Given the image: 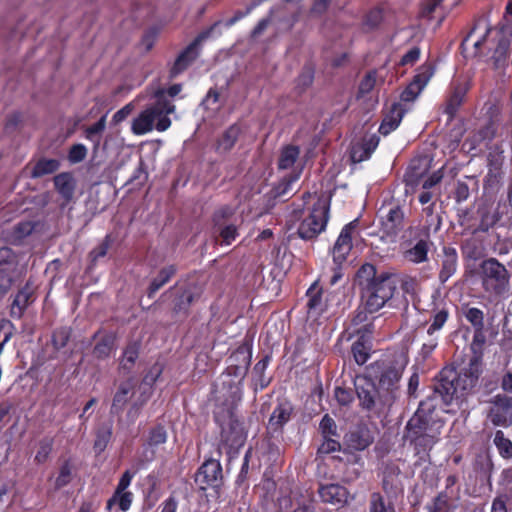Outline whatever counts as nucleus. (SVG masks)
Segmentation results:
<instances>
[{
  "label": "nucleus",
  "instance_id": "21",
  "mask_svg": "<svg viewBox=\"0 0 512 512\" xmlns=\"http://www.w3.org/2000/svg\"><path fill=\"white\" fill-rule=\"evenodd\" d=\"M460 394L455 380H449L441 377L440 381L434 387L433 399L440 398L446 405L450 404L454 397H458Z\"/></svg>",
  "mask_w": 512,
  "mask_h": 512
},
{
  "label": "nucleus",
  "instance_id": "30",
  "mask_svg": "<svg viewBox=\"0 0 512 512\" xmlns=\"http://www.w3.org/2000/svg\"><path fill=\"white\" fill-rule=\"evenodd\" d=\"M428 243L424 240H419L412 248L408 249L404 257L412 263H422L427 260Z\"/></svg>",
  "mask_w": 512,
  "mask_h": 512
},
{
  "label": "nucleus",
  "instance_id": "27",
  "mask_svg": "<svg viewBox=\"0 0 512 512\" xmlns=\"http://www.w3.org/2000/svg\"><path fill=\"white\" fill-rule=\"evenodd\" d=\"M292 407L289 404L278 405L269 418L270 429L276 431L283 427L290 419Z\"/></svg>",
  "mask_w": 512,
  "mask_h": 512
},
{
  "label": "nucleus",
  "instance_id": "39",
  "mask_svg": "<svg viewBox=\"0 0 512 512\" xmlns=\"http://www.w3.org/2000/svg\"><path fill=\"white\" fill-rule=\"evenodd\" d=\"M433 74V66L431 64H424L418 69V72L414 76L413 81L424 89V87L427 85Z\"/></svg>",
  "mask_w": 512,
  "mask_h": 512
},
{
  "label": "nucleus",
  "instance_id": "25",
  "mask_svg": "<svg viewBox=\"0 0 512 512\" xmlns=\"http://www.w3.org/2000/svg\"><path fill=\"white\" fill-rule=\"evenodd\" d=\"M135 383L133 379H129L120 384L118 390L116 391L111 410L113 413H118L123 410L125 404L128 399L131 398L132 391L134 389Z\"/></svg>",
  "mask_w": 512,
  "mask_h": 512
},
{
  "label": "nucleus",
  "instance_id": "8",
  "mask_svg": "<svg viewBox=\"0 0 512 512\" xmlns=\"http://www.w3.org/2000/svg\"><path fill=\"white\" fill-rule=\"evenodd\" d=\"M491 29L485 19L476 22L461 44L465 57L486 56L490 50L488 36Z\"/></svg>",
  "mask_w": 512,
  "mask_h": 512
},
{
  "label": "nucleus",
  "instance_id": "37",
  "mask_svg": "<svg viewBox=\"0 0 512 512\" xmlns=\"http://www.w3.org/2000/svg\"><path fill=\"white\" fill-rule=\"evenodd\" d=\"M464 316L466 320L476 328V330H482L484 324V314L482 310L475 307H467L464 309Z\"/></svg>",
  "mask_w": 512,
  "mask_h": 512
},
{
  "label": "nucleus",
  "instance_id": "19",
  "mask_svg": "<svg viewBox=\"0 0 512 512\" xmlns=\"http://www.w3.org/2000/svg\"><path fill=\"white\" fill-rule=\"evenodd\" d=\"M319 496L326 503L343 506L348 503L349 492L339 484H328L319 488Z\"/></svg>",
  "mask_w": 512,
  "mask_h": 512
},
{
  "label": "nucleus",
  "instance_id": "3",
  "mask_svg": "<svg viewBox=\"0 0 512 512\" xmlns=\"http://www.w3.org/2000/svg\"><path fill=\"white\" fill-rule=\"evenodd\" d=\"M174 112L175 105L165 99V91L158 90L155 93V101L134 118L131 130L135 135H144L153 129L159 132L166 131L171 126L169 115Z\"/></svg>",
  "mask_w": 512,
  "mask_h": 512
},
{
  "label": "nucleus",
  "instance_id": "7",
  "mask_svg": "<svg viewBox=\"0 0 512 512\" xmlns=\"http://www.w3.org/2000/svg\"><path fill=\"white\" fill-rule=\"evenodd\" d=\"M329 209L330 199L325 196L318 198L312 210L303 218L298 227L299 237L310 240L323 232L329 219Z\"/></svg>",
  "mask_w": 512,
  "mask_h": 512
},
{
  "label": "nucleus",
  "instance_id": "14",
  "mask_svg": "<svg viewBox=\"0 0 512 512\" xmlns=\"http://www.w3.org/2000/svg\"><path fill=\"white\" fill-rule=\"evenodd\" d=\"M403 220L404 213L400 207L390 208L388 213L380 218L381 238L394 241L404 227Z\"/></svg>",
  "mask_w": 512,
  "mask_h": 512
},
{
  "label": "nucleus",
  "instance_id": "24",
  "mask_svg": "<svg viewBox=\"0 0 512 512\" xmlns=\"http://www.w3.org/2000/svg\"><path fill=\"white\" fill-rule=\"evenodd\" d=\"M33 301V290L30 286L23 287L15 296L11 305V316L20 318L24 310Z\"/></svg>",
  "mask_w": 512,
  "mask_h": 512
},
{
  "label": "nucleus",
  "instance_id": "2",
  "mask_svg": "<svg viewBox=\"0 0 512 512\" xmlns=\"http://www.w3.org/2000/svg\"><path fill=\"white\" fill-rule=\"evenodd\" d=\"M251 357L252 352L248 344L240 345L229 356L227 369L215 384L213 391L215 402L235 404L241 401V384L250 366Z\"/></svg>",
  "mask_w": 512,
  "mask_h": 512
},
{
  "label": "nucleus",
  "instance_id": "38",
  "mask_svg": "<svg viewBox=\"0 0 512 512\" xmlns=\"http://www.w3.org/2000/svg\"><path fill=\"white\" fill-rule=\"evenodd\" d=\"M53 447V440L51 438H44L39 442L38 450L35 455V461L42 464L47 461Z\"/></svg>",
  "mask_w": 512,
  "mask_h": 512
},
{
  "label": "nucleus",
  "instance_id": "47",
  "mask_svg": "<svg viewBox=\"0 0 512 512\" xmlns=\"http://www.w3.org/2000/svg\"><path fill=\"white\" fill-rule=\"evenodd\" d=\"M70 337V332L68 328H59L57 329L52 336V342L56 349H61L66 346Z\"/></svg>",
  "mask_w": 512,
  "mask_h": 512
},
{
  "label": "nucleus",
  "instance_id": "35",
  "mask_svg": "<svg viewBox=\"0 0 512 512\" xmlns=\"http://www.w3.org/2000/svg\"><path fill=\"white\" fill-rule=\"evenodd\" d=\"M493 442L499 452V454L506 459L512 458V442L506 438L503 431L498 430L495 433Z\"/></svg>",
  "mask_w": 512,
  "mask_h": 512
},
{
  "label": "nucleus",
  "instance_id": "17",
  "mask_svg": "<svg viewBox=\"0 0 512 512\" xmlns=\"http://www.w3.org/2000/svg\"><path fill=\"white\" fill-rule=\"evenodd\" d=\"M355 228V221L348 223L343 227L332 249L333 260L337 265H341L352 248V231Z\"/></svg>",
  "mask_w": 512,
  "mask_h": 512
},
{
  "label": "nucleus",
  "instance_id": "33",
  "mask_svg": "<svg viewBox=\"0 0 512 512\" xmlns=\"http://www.w3.org/2000/svg\"><path fill=\"white\" fill-rule=\"evenodd\" d=\"M139 355V346L137 343H131L129 344L124 352L123 356L120 360V368L127 373L132 370V368L135 365V362Z\"/></svg>",
  "mask_w": 512,
  "mask_h": 512
},
{
  "label": "nucleus",
  "instance_id": "18",
  "mask_svg": "<svg viewBox=\"0 0 512 512\" xmlns=\"http://www.w3.org/2000/svg\"><path fill=\"white\" fill-rule=\"evenodd\" d=\"M162 374V367L160 364H154L149 371L145 374L142 383L139 386V397L134 401L133 408L139 409L142 407L152 395V386Z\"/></svg>",
  "mask_w": 512,
  "mask_h": 512
},
{
  "label": "nucleus",
  "instance_id": "42",
  "mask_svg": "<svg viewBox=\"0 0 512 512\" xmlns=\"http://www.w3.org/2000/svg\"><path fill=\"white\" fill-rule=\"evenodd\" d=\"M352 354L358 365H363L369 358V350L363 342L357 341L352 345Z\"/></svg>",
  "mask_w": 512,
  "mask_h": 512
},
{
  "label": "nucleus",
  "instance_id": "13",
  "mask_svg": "<svg viewBox=\"0 0 512 512\" xmlns=\"http://www.w3.org/2000/svg\"><path fill=\"white\" fill-rule=\"evenodd\" d=\"M222 480V467L218 460L209 459L198 469L195 475V482L200 489L218 487Z\"/></svg>",
  "mask_w": 512,
  "mask_h": 512
},
{
  "label": "nucleus",
  "instance_id": "48",
  "mask_svg": "<svg viewBox=\"0 0 512 512\" xmlns=\"http://www.w3.org/2000/svg\"><path fill=\"white\" fill-rule=\"evenodd\" d=\"M87 155V148L83 144L73 145L68 154V159L71 163L76 164L85 159Z\"/></svg>",
  "mask_w": 512,
  "mask_h": 512
},
{
  "label": "nucleus",
  "instance_id": "41",
  "mask_svg": "<svg viewBox=\"0 0 512 512\" xmlns=\"http://www.w3.org/2000/svg\"><path fill=\"white\" fill-rule=\"evenodd\" d=\"M448 311L446 309L439 310L434 316L431 325L429 326L427 333L429 336H433L436 331H439L448 319Z\"/></svg>",
  "mask_w": 512,
  "mask_h": 512
},
{
  "label": "nucleus",
  "instance_id": "12",
  "mask_svg": "<svg viewBox=\"0 0 512 512\" xmlns=\"http://www.w3.org/2000/svg\"><path fill=\"white\" fill-rule=\"evenodd\" d=\"M489 419L495 426L509 427L512 425V398L496 395L491 400Z\"/></svg>",
  "mask_w": 512,
  "mask_h": 512
},
{
  "label": "nucleus",
  "instance_id": "16",
  "mask_svg": "<svg viewBox=\"0 0 512 512\" xmlns=\"http://www.w3.org/2000/svg\"><path fill=\"white\" fill-rule=\"evenodd\" d=\"M427 403L421 402L418 410L414 416L408 421L406 428L410 434V437L415 441L416 445H425L431 447L435 443L434 437L423 435L422 432L425 429V422L422 417L426 411Z\"/></svg>",
  "mask_w": 512,
  "mask_h": 512
},
{
  "label": "nucleus",
  "instance_id": "46",
  "mask_svg": "<svg viewBox=\"0 0 512 512\" xmlns=\"http://www.w3.org/2000/svg\"><path fill=\"white\" fill-rule=\"evenodd\" d=\"M423 88L419 86L416 82L412 81L405 90L401 93V101L403 102H412L414 101L418 95L421 93Z\"/></svg>",
  "mask_w": 512,
  "mask_h": 512
},
{
  "label": "nucleus",
  "instance_id": "58",
  "mask_svg": "<svg viewBox=\"0 0 512 512\" xmlns=\"http://www.w3.org/2000/svg\"><path fill=\"white\" fill-rule=\"evenodd\" d=\"M363 148L368 151V153L372 154L379 144V137L377 135H370L367 138H364L360 143Z\"/></svg>",
  "mask_w": 512,
  "mask_h": 512
},
{
  "label": "nucleus",
  "instance_id": "61",
  "mask_svg": "<svg viewBox=\"0 0 512 512\" xmlns=\"http://www.w3.org/2000/svg\"><path fill=\"white\" fill-rule=\"evenodd\" d=\"M437 345V338L430 336V339L427 342L423 343L422 345L421 354L423 355V357H428L434 351Z\"/></svg>",
  "mask_w": 512,
  "mask_h": 512
},
{
  "label": "nucleus",
  "instance_id": "31",
  "mask_svg": "<svg viewBox=\"0 0 512 512\" xmlns=\"http://www.w3.org/2000/svg\"><path fill=\"white\" fill-rule=\"evenodd\" d=\"M300 154V149L294 145H288L283 147L281 150L278 166L280 169H289L291 168L296 160L298 159Z\"/></svg>",
  "mask_w": 512,
  "mask_h": 512
},
{
  "label": "nucleus",
  "instance_id": "63",
  "mask_svg": "<svg viewBox=\"0 0 512 512\" xmlns=\"http://www.w3.org/2000/svg\"><path fill=\"white\" fill-rule=\"evenodd\" d=\"M110 435H111V432L109 430L99 433L97 436V439L95 440L94 447L96 449H98L99 451H103L107 445Z\"/></svg>",
  "mask_w": 512,
  "mask_h": 512
},
{
  "label": "nucleus",
  "instance_id": "62",
  "mask_svg": "<svg viewBox=\"0 0 512 512\" xmlns=\"http://www.w3.org/2000/svg\"><path fill=\"white\" fill-rule=\"evenodd\" d=\"M340 448L339 442L331 438L326 437V440L320 447V451L323 453H331L337 451Z\"/></svg>",
  "mask_w": 512,
  "mask_h": 512
},
{
  "label": "nucleus",
  "instance_id": "59",
  "mask_svg": "<svg viewBox=\"0 0 512 512\" xmlns=\"http://www.w3.org/2000/svg\"><path fill=\"white\" fill-rule=\"evenodd\" d=\"M131 111H132L131 104L125 105L123 108L118 110L113 115V118H112L113 123L118 124V123L122 122L123 120H125L128 117V115L131 113Z\"/></svg>",
  "mask_w": 512,
  "mask_h": 512
},
{
  "label": "nucleus",
  "instance_id": "44",
  "mask_svg": "<svg viewBox=\"0 0 512 512\" xmlns=\"http://www.w3.org/2000/svg\"><path fill=\"white\" fill-rule=\"evenodd\" d=\"M456 382L457 389L460 393V396L464 395L468 391L472 390L477 382L472 381V379L467 375L461 372L457 378L454 379Z\"/></svg>",
  "mask_w": 512,
  "mask_h": 512
},
{
  "label": "nucleus",
  "instance_id": "54",
  "mask_svg": "<svg viewBox=\"0 0 512 512\" xmlns=\"http://www.w3.org/2000/svg\"><path fill=\"white\" fill-rule=\"evenodd\" d=\"M71 474V466L68 463L62 465V467L60 468L59 475L56 479V485L58 487H61L69 483V481L71 480Z\"/></svg>",
  "mask_w": 512,
  "mask_h": 512
},
{
  "label": "nucleus",
  "instance_id": "34",
  "mask_svg": "<svg viewBox=\"0 0 512 512\" xmlns=\"http://www.w3.org/2000/svg\"><path fill=\"white\" fill-rule=\"evenodd\" d=\"M369 512H396L394 504L387 502L384 497L374 492L369 499Z\"/></svg>",
  "mask_w": 512,
  "mask_h": 512
},
{
  "label": "nucleus",
  "instance_id": "49",
  "mask_svg": "<svg viewBox=\"0 0 512 512\" xmlns=\"http://www.w3.org/2000/svg\"><path fill=\"white\" fill-rule=\"evenodd\" d=\"M462 372L464 374H467L472 379V381L478 382L479 376L481 375L482 372L481 363L479 359H471L468 367H466Z\"/></svg>",
  "mask_w": 512,
  "mask_h": 512
},
{
  "label": "nucleus",
  "instance_id": "22",
  "mask_svg": "<svg viewBox=\"0 0 512 512\" xmlns=\"http://www.w3.org/2000/svg\"><path fill=\"white\" fill-rule=\"evenodd\" d=\"M307 309L309 314L319 315L326 309V303L323 300L322 290L318 283L314 282L306 292Z\"/></svg>",
  "mask_w": 512,
  "mask_h": 512
},
{
  "label": "nucleus",
  "instance_id": "50",
  "mask_svg": "<svg viewBox=\"0 0 512 512\" xmlns=\"http://www.w3.org/2000/svg\"><path fill=\"white\" fill-rule=\"evenodd\" d=\"M320 429L324 435V437L329 436H335L337 433V426L335 421L329 417L328 415H325L321 422H320Z\"/></svg>",
  "mask_w": 512,
  "mask_h": 512
},
{
  "label": "nucleus",
  "instance_id": "9",
  "mask_svg": "<svg viewBox=\"0 0 512 512\" xmlns=\"http://www.w3.org/2000/svg\"><path fill=\"white\" fill-rule=\"evenodd\" d=\"M234 214V208L223 206L216 210L213 216L215 233L221 237L225 245H230L238 236L237 224L232 221Z\"/></svg>",
  "mask_w": 512,
  "mask_h": 512
},
{
  "label": "nucleus",
  "instance_id": "5",
  "mask_svg": "<svg viewBox=\"0 0 512 512\" xmlns=\"http://www.w3.org/2000/svg\"><path fill=\"white\" fill-rule=\"evenodd\" d=\"M395 289L396 282L391 274L383 272L374 275L363 290L365 311L369 313L379 311L393 297Z\"/></svg>",
  "mask_w": 512,
  "mask_h": 512
},
{
  "label": "nucleus",
  "instance_id": "6",
  "mask_svg": "<svg viewBox=\"0 0 512 512\" xmlns=\"http://www.w3.org/2000/svg\"><path fill=\"white\" fill-rule=\"evenodd\" d=\"M478 275L482 288L489 295L499 296L508 292L510 274L496 258L482 261L479 265Z\"/></svg>",
  "mask_w": 512,
  "mask_h": 512
},
{
  "label": "nucleus",
  "instance_id": "51",
  "mask_svg": "<svg viewBox=\"0 0 512 512\" xmlns=\"http://www.w3.org/2000/svg\"><path fill=\"white\" fill-rule=\"evenodd\" d=\"M106 127V116H102L96 123L86 129V138L93 140V136L100 134Z\"/></svg>",
  "mask_w": 512,
  "mask_h": 512
},
{
  "label": "nucleus",
  "instance_id": "55",
  "mask_svg": "<svg viewBox=\"0 0 512 512\" xmlns=\"http://www.w3.org/2000/svg\"><path fill=\"white\" fill-rule=\"evenodd\" d=\"M334 394L336 400L341 405H348L353 400L352 393L349 390L342 387H336Z\"/></svg>",
  "mask_w": 512,
  "mask_h": 512
},
{
  "label": "nucleus",
  "instance_id": "60",
  "mask_svg": "<svg viewBox=\"0 0 512 512\" xmlns=\"http://www.w3.org/2000/svg\"><path fill=\"white\" fill-rule=\"evenodd\" d=\"M109 248V242L107 239L103 241L100 245H98L95 249L91 252V257L93 261H96L97 259L104 257L107 254Z\"/></svg>",
  "mask_w": 512,
  "mask_h": 512
},
{
  "label": "nucleus",
  "instance_id": "45",
  "mask_svg": "<svg viewBox=\"0 0 512 512\" xmlns=\"http://www.w3.org/2000/svg\"><path fill=\"white\" fill-rule=\"evenodd\" d=\"M113 349V340L109 337L102 339L94 347V355L97 358L103 359L109 356Z\"/></svg>",
  "mask_w": 512,
  "mask_h": 512
},
{
  "label": "nucleus",
  "instance_id": "28",
  "mask_svg": "<svg viewBox=\"0 0 512 512\" xmlns=\"http://www.w3.org/2000/svg\"><path fill=\"white\" fill-rule=\"evenodd\" d=\"M239 135L240 127L237 125H231L218 139L216 150L219 153H225L229 151L235 145Z\"/></svg>",
  "mask_w": 512,
  "mask_h": 512
},
{
  "label": "nucleus",
  "instance_id": "15",
  "mask_svg": "<svg viewBox=\"0 0 512 512\" xmlns=\"http://www.w3.org/2000/svg\"><path fill=\"white\" fill-rule=\"evenodd\" d=\"M214 29L212 27L210 30L201 33L189 46L186 47L185 50H183L180 55L175 60L171 70H170V77L175 78L179 74H181L184 70L187 69V67L197 58L198 56V45L204 41L206 38H208L211 31Z\"/></svg>",
  "mask_w": 512,
  "mask_h": 512
},
{
  "label": "nucleus",
  "instance_id": "36",
  "mask_svg": "<svg viewBox=\"0 0 512 512\" xmlns=\"http://www.w3.org/2000/svg\"><path fill=\"white\" fill-rule=\"evenodd\" d=\"M269 362L270 356H265L264 358L259 360L253 368L256 384L259 385L261 389L265 388L269 383V379L264 376L265 370L267 369Z\"/></svg>",
  "mask_w": 512,
  "mask_h": 512
},
{
  "label": "nucleus",
  "instance_id": "10",
  "mask_svg": "<svg viewBox=\"0 0 512 512\" xmlns=\"http://www.w3.org/2000/svg\"><path fill=\"white\" fill-rule=\"evenodd\" d=\"M135 474V471L132 472L130 470H126L123 473L113 495L107 501V510L112 511L115 506H118L123 512L129 510L132 504L133 494L128 490V487Z\"/></svg>",
  "mask_w": 512,
  "mask_h": 512
},
{
  "label": "nucleus",
  "instance_id": "57",
  "mask_svg": "<svg viewBox=\"0 0 512 512\" xmlns=\"http://www.w3.org/2000/svg\"><path fill=\"white\" fill-rule=\"evenodd\" d=\"M443 178L442 169L435 171L432 175H430L423 183V189L428 190L438 184Z\"/></svg>",
  "mask_w": 512,
  "mask_h": 512
},
{
  "label": "nucleus",
  "instance_id": "32",
  "mask_svg": "<svg viewBox=\"0 0 512 512\" xmlns=\"http://www.w3.org/2000/svg\"><path fill=\"white\" fill-rule=\"evenodd\" d=\"M175 272L176 269L174 266H168L161 269L157 277H155L150 284L148 296L150 298L153 297V295L171 279Z\"/></svg>",
  "mask_w": 512,
  "mask_h": 512
},
{
  "label": "nucleus",
  "instance_id": "11",
  "mask_svg": "<svg viewBox=\"0 0 512 512\" xmlns=\"http://www.w3.org/2000/svg\"><path fill=\"white\" fill-rule=\"evenodd\" d=\"M504 151L499 146L490 148L487 156L488 171L484 178V187L486 189H495L500 186L504 172Z\"/></svg>",
  "mask_w": 512,
  "mask_h": 512
},
{
  "label": "nucleus",
  "instance_id": "64",
  "mask_svg": "<svg viewBox=\"0 0 512 512\" xmlns=\"http://www.w3.org/2000/svg\"><path fill=\"white\" fill-rule=\"evenodd\" d=\"M401 288L404 293L414 295L417 290V282L413 278H406L402 281Z\"/></svg>",
  "mask_w": 512,
  "mask_h": 512
},
{
  "label": "nucleus",
  "instance_id": "40",
  "mask_svg": "<svg viewBox=\"0 0 512 512\" xmlns=\"http://www.w3.org/2000/svg\"><path fill=\"white\" fill-rule=\"evenodd\" d=\"M299 175H292L288 178L283 179L274 189V195L276 197L284 198L286 197L292 190L291 186L294 182L297 181Z\"/></svg>",
  "mask_w": 512,
  "mask_h": 512
},
{
  "label": "nucleus",
  "instance_id": "20",
  "mask_svg": "<svg viewBox=\"0 0 512 512\" xmlns=\"http://www.w3.org/2000/svg\"><path fill=\"white\" fill-rule=\"evenodd\" d=\"M404 114L405 109L402 107V104L394 103L389 113L383 119L379 127V132L386 136L390 132L394 131L399 126Z\"/></svg>",
  "mask_w": 512,
  "mask_h": 512
},
{
  "label": "nucleus",
  "instance_id": "23",
  "mask_svg": "<svg viewBox=\"0 0 512 512\" xmlns=\"http://www.w3.org/2000/svg\"><path fill=\"white\" fill-rule=\"evenodd\" d=\"M458 256L454 248H444V256L442 260L441 270L439 272V280L445 283L457 270Z\"/></svg>",
  "mask_w": 512,
  "mask_h": 512
},
{
  "label": "nucleus",
  "instance_id": "43",
  "mask_svg": "<svg viewBox=\"0 0 512 512\" xmlns=\"http://www.w3.org/2000/svg\"><path fill=\"white\" fill-rule=\"evenodd\" d=\"M377 72L370 71L366 74V76L362 79L359 85V93L362 95L370 93L373 88L377 85Z\"/></svg>",
  "mask_w": 512,
  "mask_h": 512
},
{
  "label": "nucleus",
  "instance_id": "1",
  "mask_svg": "<svg viewBox=\"0 0 512 512\" xmlns=\"http://www.w3.org/2000/svg\"><path fill=\"white\" fill-rule=\"evenodd\" d=\"M401 369L395 366L382 367L377 383L367 376H357L354 381L360 406L376 413L390 410L399 396Z\"/></svg>",
  "mask_w": 512,
  "mask_h": 512
},
{
  "label": "nucleus",
  "instance_id": "4",
  "mask_svg": "<svg viewBox=\"0 0 512 512\" xmlns=\"http://www.w3.org/2000/svg\"><path fill=\"white\" fill-rule=\"evenodd\" d=\"M216 403L218 410L215 417L221 427V446L227 448L228 454L237 452L244 445L247 438L244 423L235 412L238 403Z\"/></svg>",
  "mask_w": 512,
  "mask_h": 512
},
{
  "label": "nucleus",
  "instance_id": "56",
  "mask_svg": "<svg viewBox=\"0 0 512 512\" xmlns=\"http://www.w3.org/2000/svg\"><path fill=\"white\" fill-rule=\"evenodd\" d=\"M419 56L420 49L418 47H413L403 55L401 63L403 65L413 64L419 59Z\"/></svg>",
  "mask_w": 512,
  "mask_h": 512
},
{
  "label": "nucleus",
  "instance_id": "26",
  "mask_svg": "<svg viewBox=\"0 0 512 512\" xmlns=\"http://www.w3.org/2000/svg\"><path fill=\"white\" fill-rule=\"evenodd\" d=\"M54 184L57 192L69 202L74 195L75 180L70 173H60L54 177Z\"/></svg>",
  "mask_w": 512,
  "mask_h": 512
},
{
  "label": "nucleus",
  "instance_id": "29",
  "mask_svg": "<svg viewBox=\"0 0 512 512\" xmlns=\"http://www.w3.org/2000/svg\"><path fill=\"white\" fill-rule=\"evenodd\" d=\"M60 167V161L57 159L41 158L34 165L31 171L32 178H39L47 174L56 172Z\"/></svg>",
  "mask_w": 512,
  "mask_h": 512
},
{
  "label": "nucleus",
  "instance_id": "53",
  "mask_svg": "<svg viewBox=\"0 0 512 512\" xmlns=\"http://www.w3.org/2000/svg\"><path fill=\"white\" fill-rule=\"evenodd\" d=\"M371 156L368 151L359 143L352 147L351 150V159L353 162H362L367 160Z\"/></svg>",
  "mask_w": 512,
  "mask_h": 512
},
{
  "label": "nucleus",
  "instance_id": "52",
  "mask_svg": "<svg viewBox=\"0 0 512 512\" xmlns=\"http://www.w3.org/2000/svg\"><path fill=\"white\" fill-rule=\"evenodd\" d=\"M167 439L166 431L163 427H156L154 428L149 437V444L150 445H159L163 444Z\"/></svg>",
  "mask_w": 512,
  "mask_h": 512
}]
</instances>
